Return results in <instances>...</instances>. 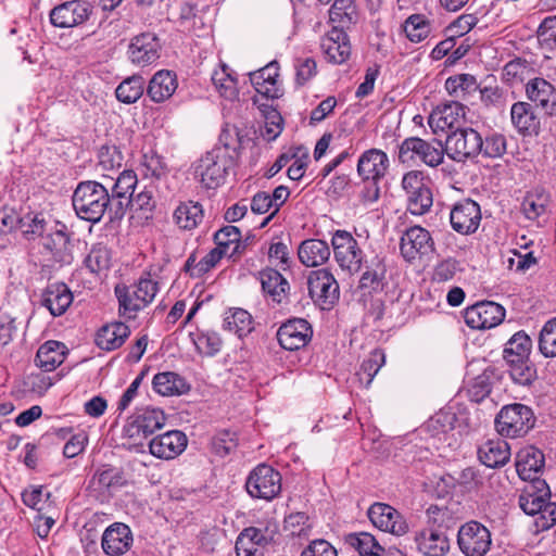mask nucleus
<instances>
[{"instance_id":"nucleus-1","label":"nucleus","mask_w":556,"mask_h":556,"mask_svg":"<svg viewBox=\"0 0 556 556\" xmlns=\"http://www.w3.org/2000/svg\"><path fill=\"white\" fill-rule=\"evenodd\" d=\"M507 148L504 135L490 131L481 134L477 129L466 126L457 127L445 139L444 151L446 155L458 163L476 160L479 155L485 159L502 157Z\"/></svg>"},{"instance_id":"nucleus-2","label":"nucleus","mask_w":556,"mask_h":556,"mask_svg":"<svg viewBox=\"0 0 556 556\" xmlns=\"http://www.w3.org/2000/svg\"><path fill=\"white\" fill-rule=\"evenodd\" d=\"M72 202L74 211L80 219L98 223L106 212L110 219H115L109 188L101 182L80 181L74 190Z\"/></svg>"},{"instance_id":"nucleus-3","label":"nucleus","mask_w":556,"mask_h":556,"mask_svg":"<svg viewBox=\"0 0 556 556\" xmlns=\"http://www.w3.org/2000/svg\"><path fill=\"white\" fill-rule=\"evenodd\" d=\"M532 340L520 330L506 342L503 358L511 380L522 387H530L538 379L535 365L530 359Z\"/></svg>"},{"instance_id":"nucleus-4","label":"nucleus","mask_w":556,"mask_h":556,"mask_svg":"<svg viewBox=\"0 0 556 556\" xmlns=\"http://www.w3.org/2000/svg\"><path fill=\"white\" fill-rule=\"evenodd\" d=\"M235 165L229 146H215L194 165V178L205 189H216L224 184L228 170Z\"/></svg>"},{"instance_id":"nucleus-5","label":"nucleus","mask_w":556,"mask_h":556,"mask_svg":"<svg viewBox=\"0 0 556 556\" xmlns=\"http://www.w3.org/2000/svg\"><path fill=\"white\" fill-rule=\"evenodd\" d=\"M157 291V282L151 278H141L138 283L131 287L117 285L115 294L118 300L119 315L134 319L139 311L147 307L154 300Z\"/></svg>"},{"instance_id":"nucleus-6","label":"nucleus","mask_w":556,"mask_h":556,"mask_svg":"<svg viewBox=\"0 0 556 556\" xmlns=\"http://www.w3.org/2000/svg\"><path fill=\"white\" fill-rule=\"evenodd\" d=\"M166 417L159 408L137 409L123 428L124 438L130 440L129 447H142L143 441L165 426Z\"/></svg>"},{"instance_id":"nucleus-7","label":"nucleus","mask_w":556,"mask_h":556,"mask_svg":"<svg viewBox=\"0 0 556 556\" xmlns=\"http://www.w3.org/2000/svg\"><path fill=\"white\" fill-rule=\"evenodd\" d=\"M533 412L527 405L514 403L502 407L495 418L497 432L503 437H522L534 426Z\"/></svg>"},{"instance_id":"nucleus-8","label":"nucleus","mask_w":556,"mask_h":556,"mask_svg":"<svg viewBox=\"0 0 556 556\" xmlns=\"http://www.w3.org/2000/svg\"><path fill=\"white\" fill-rule=\"evenodd\" d=\"M245 490L253 498L271 501L281 492V475L271 466L260 464L249 473Z\"/></svg>"},{"instance_id":"nucleus-9","label":"nucleus","mask_w":556,"mask_h":556,"mask_svg":"<svg viewBox=\"0 0 556 556\" xmlns=\"http://www.w3.org/2000/svg\"><path fill=\"white\" fill-rule=\"evenodd\" d=\"M444 153L441 141H426L418 137L406 138L399 148V159L402 163L414 162L418 159L430 167L442 164Z\"/></svg>"},{"instance_id":"nucleus-10","label":"nucleus","mask_w":556,"mask_h":556,"mask_svg":"<svg viewBox=\"0 0 556 556\" xmlns=\"http://www.w3.org/2000/svg\"><path fill=\"white\" fill-rule=\"evenodd\" d=\"M434 250V240L431 233L421 226H412L401 236L400 252L408 263L429 258Z\"/></svg>"},{"instance_id":"nucleus-11","label":"nucleus","mask_w":556,"mask_h":556,"mask_svg":"<svg viewBox=\"0 0 556 556\" xmlns=\"http://www.w3.org/2000/svg\"><path fill=\"white\" fill-rule=\"evenodd\" d=\"M334 260L341 269L350 274L361 270L364 252L357 240L346 230H337L331 238Z\"/></svg>"},{"instance_id":"nucleus-12","label":"nucleus","mask_w":556,"mask_h":556,"mask_svg":"<svg viewBox=\"0 0 556 556\" xmlns=\"http://www.w3.org/2000/svg\"><path fill=\"white\" fill-rule=\"evenodd\" d=\"M457 543L466 556H484L491 547V532L478 521L463 525L457 533Z\"/></svg>"},{"instance_id":"nucleus-13","label":"nucleus","mask_w":556,"mask_h":556,"mask_svg":"<svg viewBox=\"0 0 556 556\" xmlns=\"http://www.w3.org/2000/svg\"><path fill=\"white\" fill-rule=\"evenodd\" d=\"M307 286L309 296L323 309H330L339 299V285L327 269L311 271Z\"/></svg>"},{"instance_id":"nucleus-14","label":"nucleus","mask_w":556,"mask_h":556,"mask_svg":"<svg viewBox=\"0 0 556 556\" xmlns=\"http://www.w3.org/2000/svg\"><path fill=\"white\" fill-rule=\"evenodd\" d=\"M464 318L472 329H491L504 320L505 308L495 302L483 301L467 307Z\"/></svg>"},{"instance_id":"nucleus-15","label":"nucleus","mask_w":556,"mask_h":556,"mask_svg":"<svg viewBox=\"0 0 556 556\" xmlns=\"http://www.w3.org/2000/svg\"><path fill=\"white\" fill-rule=\"evenodd\" d=\"M313 329L303 318H293L282 324L277 331L280 346L288 351L304 348L312 339Z\"/></svg>"},{"instance_id":"nucleus-16","label":"nucleus","mask_w":556,"mask_h":556,"mask_svg":"<svg viewBox=\"0 0 556 556\" xmlns=\"http://www.w3.org/2000/svg\"><path fill=\"white\" fill-rule=\"evenodd\" d=\"M371 523L381 531L394 535H403L408 530V525L403 516L392 506L384 503L372 504L368 511Z\"/></svg>"},{"instance_id":"nucleus-17","label":"nucleus","mask_w":556,"mask_h":556,"mask_svg":"<svg viewBox=\"0 0 556 556\" xmlns=\"http://www.w3.org/2000/svg\"><path fill=\"white\" fill-rule=\"evenodd\" d=\"M161 42L153 33H142L135 36L128 46V58L131 63L147 66L160 58Z\"/></svg>"},{"instance_id":"nucleus-18","label":"nucleus","mask_w":556,"mask_h":556,"mask_svg":"<svg viewBox=\"0 0 556 556\" xmlns=\"http://www.w3.org/2000/svg\"><path fill=\"white\" fill-rule=\"evenodd\" d=\"M481 220L480 206L470 199L457 202L450 214L452 228L462 235L473 233Z\"/></svg>"},{"instance_id":"nucleus-19","label":"nucleus","mask_w":556,"mask_h":556,"mask_svg":"<svg viewBox=\"0 0 556 556\" xmlns=\"http://www.w3.org/2000/svg\"><path fill=\"white\" fill-rule=\"evenodd\" d=\"M137 176L132 170H124L121 173L111 187V201L113 217L122 218L126 210L131 204V197L134 195L137 186Z\"/></svg>"},{"instance_id":"nucleus-20","label":"nucleus","mask_w":556,"mask_h":556,"mask_svg":"<svg viewBox=\"0 0 556 556\" xmlns=\"http://www.w3.org/2000/svg\"><path fill=\"white\" fill-rule=\"evenodd\" d=\"M90 13L88 2L73 0L55 7L50 13V21L55 27L70 28L87 21Z\"/></svg>"},{"instance_id":"nucleus-21","label":"nucleus","mask_w":556,"mask_h":556,"mask_svg":"<svg viewBox=\"0 0 556 556\" xmlns=\"http://www.w3.org/2000/svg\"><path fill=\"white\" fill-rule=\"evenodd\" d=\"M527 98L548 117L556 116V89L544 78L535 77L526 84Z\"/></svg>"},{"instance_id":"nucleus-22","label":"nucleus","mask_w":556,"mask_h":556,"mask_svg":"<svg viewBox=\"0 0 556 556\" xmlns=\"http://www.w3.org/2000/svg\"><path fill=\"white\" fill-rule=\"evenodd\" d=\"M132 542L130 528L123 522H114L104 530L101 546L108 556H119L130 549Z\"/></svg>"},{"instance_id":"nucleus-23","label":"nucleus","mask_w":556,"mask_h":556,"mask_svg":"<svg viewBox=\"0 0 556 556\" xmlns=\"http://www.w3.org/2000/svg\"><path fill=\"white\" fill-rule=\"evenodd\" d=\"M187 442L184 432L170 430L153 438L149 442V451L160 459H173L185 451Z\"/></svg>"},{"instance_id":"nucleus-24","label":"nucleus","mask_w":556,"mask_h":556,"mask_svg":"<svg viewBox=\"0 0 556 556\" xmlns=\"http://www.w3.org/2000/svg\"><path fill=\"white\" fill-rule=\"evenodd\" d=\"M40 305L54 317L62 316L73 302L70 288L63 282L49 283L40 294Z\"/></svg>"},{"instance_id":"nucleus-25","label":"nucleus","mask_w":556,"mask_h":556,"mask_svg":"<svg viewBox=\"0 0 556 556\" xmlns=\"http://www.w3.org/2000/svg\"><path fill=\"white\" fill-rule=\"evenodd\" d=\"M545 464L544 454L534 446L521 448L516 456V470L520 479L529 481L541 480L539 475L542 472Z\"/></svg>"},{"instance_id":"nucleus-26","label":"nucleus","mask_w":556,"mask_h":556,"mask_svg":"<svg viewBox=\"0 0 556 556\" xmlns=\"http://www.w3.org/2000/svg\"><path fill=\"white\" fill-rule=\"evenodd\" d=\"M549 496V488L545 480H534L522 490L519 496L520 508L527 515L540 514Z\"/></svg>"},{"instance_id":"nucleus-27","label":"nucleus","mask_w":556,"mask_h":556,"mask_svg":"<svg viewBox=\"0 0 556 556\" xmlns=\"http://www.w3.org/2000/svg\"><path fill=\"white\" fill-rule=\"evenodd\" d=\"M389 157L387 153L378 149L365 151L357 163V173L362 179L380 180L387 174Z\"/></svg>"},{"instance_id":"nucleus-28","label":"nucleus","mask_w":556,"mask_h":556,"mask_svg":"<svg viewBox=\"0 0 556 556\" xmlns=\"http://www.w3.org/2000/svg\"><path fill=\"white\" fill-rule=\"evenodd\" d=\"M321 49L327 59L334 64H342L351 54V45L346 33L333 27L321 40Z\"/></svg>"},{"instance_id":"nucleus-29","label":"nucleus","mask_w":556,"mask_h":556,"mask_svg":"<svg viewBox=\"0 0 556 556\" xmlns=\"http://www.w3.org/2000/svg\"><path fill=\"white\" fill-rule=\"evenodd\" d=\"M64 224L58 223L43 238V247L52 254L56 262L71 263V239Z\"/></svg>"},{"instance_id":"nucleus-30","label":"nucleus","mask_w":556,"mask_h":556,"mask_svg":"<svg viewBox=\"0 0 556 556\" xmlns=\"http://www.w3.org/2000/svg\"><path fill=\"white\" fill-rule=\"evenodd\" d=\"M269 541L266 531L255 527L245 528L236 541L237 556H263V548Z\"/></svg>"},{"instance_id":"nucleus-31","label":"nucleus","mask_w":556,"mask_h":556,"mask_svg":"<svg viewBox=\"0 0 556 556\" xmlns=\"http://www.w3.org/2000/svg\"><path fill=\"white\" fill-rule=\"evenodd\" d=\"M263 291L276 304L287 302L290 285L276 269L265 268L258 273Z\"/></svg>"},{"instance_id":"nucleus-32","label":"nucleus","mask_w":556,"mask_h":556,"mask_svg":"<svg viewBox=\"0 0 556 556\" xmlns=\"http://www.w3.org/2000/svg\"><path fill=\"white\" fill-rule=\"evenodd\" d=\"M510 118L514 127L522 135L538 134L540 129V118L534 113L531 103L516 102L510 109Z\"/></svg>"},{"instance_id":"nucleus-33","label":"nucleus","mask_w":556,"mask_h":556,"mask_svg":"<svg viewBox=\"0 0 556 556\" xmlns=\"http://www.w3.org/2000/svg\"><path fill=\"white\" fill-rule=\"evenodd\" d=\"M480 462L490 468L504 466L510 458L508 443L500 438L488 440L478 450Z\"/></svg>"},{"instance_id":"nucleus-34","label":"nucleus","mask_w":556,"mask_h":556,"mask_svg":"<svg viewBox=\"0 0 556 556\" xmlns=\"http://www.w3.org/2000/svg\"><path fill=\"white\" fill-rule=\"evenodd\" d=\"M278 70L277 62H270L263 68L250 74L251 84L260 94L271 99L279 97Z\"/></svg>"},{"instance_id":"nucleus-35","label":"nucleus","mask_w":556,"mask_h":556,"mask_svg":"<svg viewBox=\"0 0 556 556\" xmlns=\"http://www.w3.org/2000/svg\"><path fill=\"white\" fill-rule=\"evenodd\" d=\"M415 541L424 556H444L450 549L447 535L439 530H424L416 535Z\"/></svg>"},{"instance_id":"nucleus-36","label":"nucleus","mask_w":556,"mask_h":556,"mask_svg":"<svg viewBox=\"0 0 556 556\" xmlns=\"http://www.w3.org/2000/svg\"><path fill=\"white\" fill-rule=\"evenodd\" d=\"M465 106L457 101L437 108L429 116L428 124L434 132L453 128L465 116Z\"/></svg>"},{"instance_id":"nucleus-37","label":"nucleus","mask_w":556,"mask_h":556,"mask_svg":"<svg viewBox=\"0 0 556 556\" xmlns=\"http://www.w3.org/2000/svg\"><path fill=\"white\" fill-rule=\"evenodd\" d=\"M330 254L328 243L320 239L304 240L298 249L300 262L307 267H317L325 264Z\"/></svg>"},{"instance_id":"nucleus-38","label":"nucleus","mask_w":556,"mask_h":556,"mask_svg":"<svg viewBox=\"0 0 556 556\" xmlns=\"http://www.w3.org/2000/svg\"><path fill=\"white\" fill-rule=\"evenodd\" d=\"M177 78L170 71H159L151 78L147 92L153 102L160 103L173 96L177 89Z\"/></svg>"},{"instance_id":"nucleus-39","label":"nucleus","mask_w":556,"mask_h":556,"mask_svg":"<svg viewBox=\"0 0 556 556\" xmlns=\"http://www.w3.org/2000/svg\"><path fill=\"white\" fill-rule=\"evenodd\" d=\"M130 334L129 327L124 323H113L103 326L96 336V344L104 351L121 348Z\"/></svg>"},{"instance_id":"nucleus-40","label":"nucleus","mask_w":556,"mask_h":556,"mask_svg":"<svg viewBox=\"0 0 556 556\" xmlns=\"http://www.w3.org/2000/svg\"><path fill=\"white\" fill-rule=\"evenodd\" d=\"M153 390L163 396L181 395L189 391L186 379L173 371L159 372L152 380Z\"/></svg>"},{"instance_id":"nucleus-41","label":"nucleus","mask_w":556,"mask_h":556,"mask_svg":"<svg viewBox=\"0 0 556 556\" xmlns=\"http://www.w3.org/2000/svg\"><path fill=\"white\" fill-rule=\"evenodd\" d=\"M66 355V346L59 341H47L37 351L36 364L43 371H52L60 366Z\"/></svg>"},{"instance_id":"nucleus-42","label":"nucleus","mask_w":556,"mask_h":556,"mask_svg":"<svg viewBox=\"0 0 556 556\" xmlns=\"http://www.w3.org/2000/svg\"><path fill=\"white\" fill-rule=\"evenodd\" d=\"M344 542L361 556H382L384 548L368 532H355L345 535Z\"/></svg>"},{"instance_id":"nucleus-43","label":"nucleus","mask_w":556,"mask_h":556,"mask_svg":"<svg viewBox=\"0 0 556 556\" xmlns=\"http://www.w3.org/2000/svg\"><path fill=\"white\" fill-rule=\"evenodd\" d=\"M173 217L180 229H194L203 218L202 205L192 201L181 203L175 210Z\"/></svg>"},{"instance_id":"nucleus-44","label":"nucleus","mask_w":556,"mask_h":556,"mask_svg":"<svg viewBox=\"0 0 556 556\" xmlns=\"http://www.w3.org/2000/svg\"><path fill=\"white\" fill-rule=\"evenodd\" d=\"M240 239L241 231L238 227L231 225L225 226L214 235V241L217 245L215 249L224 251L223 254L225 256L232 257L240 252Z\"/></svg>"},{"instance_id":"nucleus-45","label":"nucleus","mask_w":556,"mask_h":556,"mask_svg":"<svg viewBox=\"0 0 556 556\" xmlns=\"http://www.w3.org/2000/svg\"><path fill=\"white\" fill-rule=\"evenodd\" d=\"M549 195L544 189H534L526 194L521 203V211L530 220L538 219L546 211Z\"/></svg>"},{"instance_id":"nucleus-46","label":"nucleus","mask_w":556,"mask_h":556,"mask_svg":"<svg viewBox=\"0 0 556 556\" xmlns=\"http://www.w3.org/2000/svg\"><path fill=\"white\" fill-rule=\"evenodd\" d=\"M455 422V413L448 409H441L427 420L422 426V430L432 438L441 439V435H445L454 429Z\"/></svg>"},{"instance_id":"nucleus-47","label":"nucleus","mask_w":556,"mask_h":556,"mask_svg":"<svg viewBox=\"0 0 556 556\" xmlns=\"http://www.w3.org/2000/svg\"><path fill=\"white\" fill-rule=\"evenodd\" d=\"M387 268L384 260L379 255L374 256L366 265V270L359 279L363 289L378 290L382 287Z\"/></svg>"},{"instance_id":"nucleus-48","label":"nucleus","mask_w":556,"mask_h":556,"mask_svg":"<svg viewBox=\"0 0 556 556\" xmlns=\"http://www.w3.org/2000/svg\"><path fill=\"white\" fill-rule=\"evenodd\" d=\"M403 30L409 41L418 43L428 38L432 26L424 14H412L405 20Z\"/></svg>"},{"instance_id":"nucleus-49","label":"nucleus","mask_w":556,"mask_h":556,"mask_svg":"<svg viewBox=\"0 0 556 556\" xmlns=\"http://www.w3.org/2000/svg\"><path fill=\"white\" fill-rule=\"evenodd\" d=\"M330 20L340 27H349L358 18L354 0H334L329 11Z\"/></svg>"},{"instance_id":"nucleus-50","label":"nucleus","mask_w":556,"mask_h":556,"mask_svg":"<svg viewBox=\"0 0 556 556\" xmlns=\"http://www.w3.org/2000/svg\"><path fill=\"white\" fill-rule=\"evenodd\" d=\"M224 328L242 338L253 330L252 316L245 309L236 308L225 317Z\"/></svg>"},{"instance_id":"nucleus-51","label":"nucleus","mask_w":556,"mask_h":556,"mask_svg":"<svg viewBox=\"0 0 556 556\" xmlns=\"http://www.w3.org/2000/svg\"><path fill=\"white\" fill-rule=\"evenodd\" d=\"M384 363V353L381 350H374L368 358L363 361L361 369L356 374L358 381L368 388Z\"/></svg>"},{"instance_id":"nucleus-52","label":"nucleus","mask_w":556,"mask_h":556,"mask_svg":"<svg viewBox=\"0 0 556 556\" xmlns=\"http://www.w3.org/2000/svg\"><path fill=\"white\" fill-rule=\"evenodd\" d=\"M144 80L141 76H132L122 81L115 94L118 101L130 104L135 103L143 93Z\"/></svg>"},{"instance_id":"nucleus-53","label":"nucleus","mask_w":556,"mask_h":556,"mask_svg":"<svg viewBox=\"0 0 556 556\" xmlns=\"http://www.w3.org/2000/svg\"><path fill=\"white\" fill-rule=\"evenodd\" d=\"M212 81L222 97L229 100L237 97V79L231 75L230 68L226 65H223L220 70L213 73Z\"/></svg>"},{"instance_id":"nucleus-54","label":"nucleus","mask_w":556,"mask_h":556,"mask_svg":"<svg viewBox=\"0 0 556 556\" xmlns=\"http://www.w3.org/2000/svg\"><path fill=\"white\" fill-rule=\"evenodd\" d=\"M539 351L546 357H556V317L547 320L539 334Z\"/></svg>"},{"instance_id":"nucleus-55","label":"nucleus","mask_w":556,"mask_h":556,"mask_svg":"<svg viewBox=\"0 0 556 556\" xmlns=\"http://www.w3.org/2000/svg\"><path fill=\"white\" fill-rule=\"evenodd\" d=\"M111 264V253L104 245H93L85 258L86 267L93 274L108 270Z\"/></svg>"},{"instance_id":"nucleus-56","label":"nucleus","mask_w":556,"mask_h":556,"mask_svg":"<svg viewBox=\"0 0 556 556\" xmlns=\"http://www.w3.org/2000/svg\"><path fill=\"white\" fill-rule=\"evenodd\" d=\"M91 483L101 490L109 491L111 489L122 486L124 484V479L119 469L114 467H103L96 471L91 479Z\"/></svg>"},{"instance_id":"nucleus-57","label":"nucleus","mask_w":556,"mask_h":556,"mask_svg":"<svg viewBox=\"0 0 556 556\" xmlns=\"http://www.w3.org/2000/svg\"><path fill=\"white\" fill-rule=\"evenodd\" d=\"M197 351L204 356L216 355L223 345V341L217 332H200L193 338Z\"/></svg>"},{"instance_id":"nucleus-58","label":"nucleus","mask_w":556,"mask_h":556,"mask_svg":"<svg viewBox=\"0 0 556 556\" xmlns=\"http://www.w3.org/2000/svg\"><path fill=\"white\" fill-rule=\"evenodd\" d=\"M447 92L455 97H460V93H469L478 88L477 79L470 74H459L448 77L445 81Z\"/></svg>"},{"instance_id":"nucleus-59","label":"nucleus","mask_w":556,"mask_h":556,"mask_svg":"<svg viewBox=\"0 0 556 556\" xmlns=\"http://www.w3.org/2000/svg\"><path fill=\"white\" fill-rule=\"evenodd\" d=\"M432 192L429 187L407 194V208L413 215H424L432 206Z\"/></svg>"},{"instance_id":"nucleus-60","label":"nucleus","mask_w":556,"mask_h":556,"mask_svg":"<svg viewBox=\"0 0 556 556\" xmlns=\"http://www.w3.org/2000/svg\"><path fill=\"white\" fill-rule=\"evenodd\" d=\"M20 229L28 240H33L45 235L47 222L42 214H26L21 219Z\"/></svg>"},{"instance_id":"nucleus-61","label":"nucleus","mask_w":556,"mask_h":556,"mask_svg":"<svg viewBox=\"0 0 556 556\" xmlns=\"http://www.w3.org/2000/svg\"><path fill=\"white\" fill-rule=\"evenodd\" d=\"M50 496V492L45 491L41 485L30 486L23 491L22 501L26 506L41 513L49 505Z\"/></svg>"},{"instance_id":"nucleus-62","label":"nucleus","mask_w":556,"mask_h":556,"mask_svg":"<svg viewBox=\"0 0 556 556\" xmlns=\"http://www.w3.org/2000/svg\"><path fill=\"white\" fill-rule=\"evenodd\" d=\"M311 528L309 518L305 513H292L285 518V529L290 531L292 535L306 538Z\"/></svg>"},{"instance_id":"nucleus-63","label":"nucleus","mask_w":556,"mask_h":556,"mask_svg":"<svg viewBox=\"0 0 556 556\" xmlns=\"http://www.w3.org/2000/svg\"><path fill=\"white\" fill-rule=\"evenodd\" d=\"M53 384L52 379L45 372H33L25 377L23 381L24 390L36 395H43Z\"/></svg>"},{"instance_id":"nucleus-64","label":"nucleus","mask_w":556,"mask_h":556,"mask_svg":"<svg viewBox=\"0 0 556 556\" xmlns=\"http://www.w3.org/2000/svg\"><path fill=\"white\" fill-rule=\"evenodd\" d=\"M236 434L227 430L218 432L212 439V450L216 455L220 457H225L230 454L236 448Z\"/></svg>"}]
</instances>
